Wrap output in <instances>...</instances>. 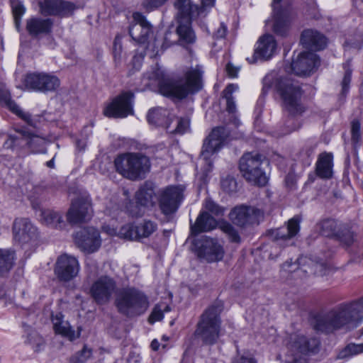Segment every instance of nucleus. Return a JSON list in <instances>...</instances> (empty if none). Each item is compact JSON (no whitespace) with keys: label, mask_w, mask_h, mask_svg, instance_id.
I'll use <instances>...</instances> for the list:
<instances>
[{"label":"nucleus","mask_w":363,"mask_h":363,"mask_svg":"<svg viewBox=\"0 0 363 363\" xmlns=\"http://www.w3.org/2000/svg\"><path fill=\"white\" fill-rule=\"evenodd\" d=\"M316 60V53L300 52L296 57L293 58L290 65L291 70L297 76H308L314 68Z\"/></svg>","instance_id":"5701e85b"},{"label":"nucleus","mask_w":363,"mask_h":363,"mask_svg":"<svg viewBox=\"0 0 363 363\" xmlns=\"http://www.w3.org/2000/svg\"><path fill=\"white\" fill-rule=\"evenodd\" d=\"M184 189L182 186H168L162 193L160 207L164 215H171L178 208L183 199Z\"/></svg>","instance_id":"aec40b11"},{"label":"nucleus","mask_w":363,"mask_h":363,"mask_svg":"<svg viewBox=\"0 0 363 363\" xmlns=\"http://www.w3.org/2000/svg\"><path fill=\"white\" fill-rule=\"evenodd\" d=\"M133 94L124 92L116 97L104 109V113L110 118H125L133 113L132 99Z\"/></svg>","instance_id":"f3484780"},{"label":"nucleus","mask_w":363,"mask_h":363,"mask_svg":"<svg viewBox=\"0 0 363 363\" xmlns=\"http://www.w3.org/2000/svg\"><path fill=\"white\" fill-rule=\"evenodd\" d=\"M157 228V224L150 220H144L136 225L127 224L123 225L120 231V235L124 238L130 240H140L148 238Z\"/></svg>","instance_id":"412c9836"},{"label":"nucleus","mask_w":363,"mask_h":363,"mask_svg":"<svg viewBox=\"0 0 363 363\" xmlns=\"http://www.w3.org/2000/svg\"><path fill=\"white\" fill-rule=\"evenodd\" d=\"M329 43V40L327 37L319 33V51L325 49Z\"/></svg>","instance_id":"680f3d73"},{"label":"nucleus","mask_w":363,"mask_h":363,"mask_svg":"<svg viewBox=\"0 0 363 363\" xmlns=\"http://www.w3.org/2000/svg\"><path fill=\"white\" fill-rule=\"evenodd\" d=\"M79 269L80 266L75 257L63 254L58 257L54 272L60 281L67 282L78 275Z\"/></svg>","instance_id":"ddd939ff"},{"label":"nucleus","mask_w":363,"mask_h":363,"mask_svg":"<svg viewBox=\"0 0 363 363\" xmlns=\"http://www.w3.org/2000/svg\"><path fill=\"white\" fill-rule=\"evenodd\" d=\"M23 133H28V131L24 129H18L16 130V135H9L4 144V147L12 149L16 147H23L26 146V136L23 135Z\"/></svg>","instance_id":"58836bf2"},{"label":"nucleus","mask_w":363,"mask_h":363,"mask_svg":"<svg viewBox=\"0 0 363 363\" xmlns=\"http://www.w3.org/2000/svg\"><path fill=\"white\" fill-rule=\"evenodd\" d=\"M0 103L8 107L30 126H35L31 115L24 112L11 99V94L4 84H0Z\"/></svg>","instance_id":"cd10ccee"},{"label":"nucleus","mask_w":363,"mask_h":363,"mask_svg":"<svg viewBox=\"0 0 363 363\" xmlns=\"http://www.w3.org/2000/svg\"><path fill=\"white\" fill-rule=\"evenodd\" d=\"M74 240L78 247L87 253L97 251L101 245L99 231L92 227L83 228L77 232Z\"/></svg>","instance_id":"6ab92c4d"},{"label":"nucleus","mask_w":363,"mask_h":363,"mask_svg":"<svg viewBox=\"0 0 363 363\" xmlns=\"http://www.w3.org/2000/svg\"><path fill=\"white\" fill-rule=\"evenodd\" d=\"M333 174V155L323 152L319 155V178L330 180Z\"/></svg>","instance_id":"f704fd0d"},{"label":"nucleus","mask_w":363,"mask_h":363,"mask_svg":"<svg viewBox=\"0 0 363 363\" xmlns=\"http://www.w3.org/2000/svg\"><path fill=\"white\" fill-rule=\"evenodd\" d=\"M226 72L229 77H236L238 72V69L235 67L232 63H228L226 65Z\"/></svg>","instance_id":"052dcab7"},{"label":"nucleus","mask_w":363,"mask_h":363,"mask_svg":"<svg viewBox=\"0 0 363 363\" xmlns=\"http://www.w3.org/2000/svg\"><path fill=\"white\" fill-rule=\"evenodd\" d=\"M169 116V111L162 108H156L148 111L147 119L150 124L163 127L167 130L169 129V123H173L174 121Z\"/></svg>","instance_id":"2f4dec72"},{"label":"nucleus","mask_w":363,"mask_h":363,"mask_svg":"<svg viewBox=\"0 0 363 363\" xmlns=\"http://www.w3.org/2000/svg\"><path fill=\"white\" fill-rule=\"evenodd\" d=\"M286 185L289 188H293L295 184V179L293 175L288 174L285 178Z\"/></svg>","instance_id":"69168bd1"},{"label":"nucleus","mask_w":363,"mask_h":363,"mask_svg":"<svg viewBox=\"0 0 363 363\" xmlns=\"http://www.w3.org/2000/svg\"><path fill=\"white\" fill-rule=\"evenodd\" d=\"M39 6L45 16H58L59 0H44L39 2Z\"/></svg>","instance_id":"37998d69"},{"label":"nucleus","mask_w":363,"mask_h":363,"mask_svg":"<svg viewBox=\"0 0 363 363\" xmlns=\"http://www.w3.org/2000/svg\"><path fill=\"white\" fill-rule=\"evenodd\" d=\"M277 49V43L274 36L269 34L264 35L257 42L252 60L250 62H255L258 59L267 60L274 55Z\"/></svg>","instance_id":"b1692460"},{"label":"nucleus","mask_w":363,"mask_h":363,"mask_svg":"<svg viewBox=\"0 0 363 363\" xmlns=\"http://www.w3.org/2000/svg\"><path fill=\"white\" fill-rule=\"evenodd\" d=\"M301 42L307 50L306 52L316 53L318 50V32L313 30H306L301 34Z\"/></svg>","instance_id":"e433bc0d"},{"label":"nucleus","mask_w":363,"mask_h":363,"mask_svg":"<svg viewBox=\"0 0 363 363\" xmlns=\"http://www.w3.org/2000/svg\"><path fill=\"white\" fill-rule=\"evenodd\" d=\"M78 6L73 2L59 0L58 16L61 18L72 16Z\"/></svg>","instance_id":"c03bdc74"},{"label":"nucleus","mask_w":363,"mask_h":363,"mask_svg":"<svg viewBox=\"0 0 363 363\" xmlns=\"http://www.w3.org/2000/svg\"><path fill=\"white\" fill-rule=\"evenodd\" d=\"M113 57H114L116 63L120 62V61L122 58V45H121V38L118 36H116L115 38V40L113 42Z\"/></svg>","instance_id":"864d4df0"},{"label":"nucleus","mask_w":363,"mask_h":363,"mask_svg":"<svg viewBox=\"0 0 363 363\" xmlns=\"http://www.w3.org/2000/svg\"><path fill=\"white\" fill-rule=\"evenodd\" d=\"M227 33V27L224 23H220L219 28L215 32L213 37L216 39L225 38Z\"/></svg>","instance_id":"bf43d9fd"},{"label":"nucleus","mask_w":363,"mask_h":363,"mask_svg":"<svg viewBox=\"0 0 363 363\" xmlns=\"http://www.w3.org/2000/svg\"><path fill=\"white\" fill-rule=\"evenodd\" d=\"M361 124L358 119H354L351 122V140L354 145L359 144L361 140Z\"/></svg>","instance_id":"09e8293b"},{"label":"nucleus","mask_w":363,"mask_h":363,"mask_svg":"<svg viewBox=\"0 0 363 363\" xmlns=\"http://www.w3.org/2000/svg\"><path fill=\"white\" fill-rule=\"evenodd\" d=\"M116 171L130 180L142 179L150 171V162L140 153H127L118 156L114 160Z\"/></svg>","instance_id":"423d86ee"},{"label":"nucleus","mask_w":363,"mask_h":363,"mask_svg":"<svg viewBox=\"0 0 363 363\" xmlns=\"http://www.w3.org/2000/svg\"><path fill=\"white\" fill-rule=\"evenodd\" d=\"M238 89L237 85L230 84L223 91V97L226 99V111L229 113L233 114L236 112V105L232 94Z\"/></svg>","instance_id":"79ce46f5"},{"label":"nucleus","mask_w":363,"mask_h":363,"mask_svg":"<svg viewBox=\"0 0 363 363\" xmlns=\"http://www.w3.org/2000/svg\"><path fill=\"white\" fill-rule=\"evenodd\" d=\"M116 306L119 313L132 318L143 314L149 307V301L140 291L128 288L118 294Z\"/></svg>","instance_id":"0eeeda50"},{"label":"nucleus","mask_w":363,"mask_h":363,"mask_svg":"<svg viewBox=\"0 0 363 363\" xmlns=\"http://www.w3.org/2000/svg\"><path fill=\"white\" fill-rule=\"evenodd\" d=\"M137 203L143 207H150L155 204V193L152 183L145 182L135 194Z\"/></svg>","instance_id":"473e14b6"},{"label":"nucleus","mask_w":363,"mask_h":363,"mask_svg":"<svg viewBox=\"0 0 363 363\" xmlns=\"http://www.w3.org/2000/svg\"><path fill=\"white\" fill-rule=\"evenodd\" d=\"M23 83L28 89L42 93L55 91L60 85V81L56 76L44 72L26 74Z\"/></svg>","instance_id":"9d476101"},{"label":"nucleus","mask_w":363,"mask_h":363,"mask_svg":"<svg viewBox=\"0 0 363 363\" xmlns=\"http://www.w3.org/2000/svg\"><path fill=\"white\" fill-rule=\"evenodd\" d=\"M133 18L135 23L130 27L129 34L134 40L145 43L152 33V26L139 12L134 13Z\"/></svg>","instance_id":"393cba45"},{"label":"nucleus","mask_w":363,"mask_h":363,"mask_svg":"<svg viewBox=\"0 0 363 363\" xmlns=\"http://www.w3.org/2000/svg\"><path fill=\"white\" fill-rule=\"evenodd\" d=\"M343 68L345 69V74L341 82L342 89L340 94V99L344 100L349 91L352 79V69H351L350 62L347 61L344 63Z\"/></svg>","instance_id":"a19ab883"},{"label":"nucleus","mask_w":363,"mask_h":363,"mask_svg":"<svg viewBox=\"0 0 363 363\" xmlns=\"http://www.w3.org/2000/svg\"><path fill=\"white\" fill-rule=\"evenodd\" d=\"M205 208L208 211L216 216H222L224 213V208L218 206L211 199H207L206 201Z\"/></svg>","instance_id":"603ef678"},{"label":"nucleus","mask_w":363,"mask_h":363,"mask_svg":"<svg viewBox=\"0 0 363 363\" xmlns=\"http://www.w3.org/2000/svg\"><path fill=\"white\" fill-rule=\"evenodd\" d=\"M237 187V182L232 177L228 176L221 180V188L228 194L235 192Z\"/></svg>","instance_id":"3c124183"},{"label":"nucleus","mask_w":363,"mask_h":363,"mask_svg":"<svg viewBox=\"0 0 363 363\" xmlns=\"http://www.w3.org/2000/svg\"><path fill=\"white\" fill-rule=\"evenodd\" d=\"M222 307L218 303L208 307L201 315L194 335L205 345H214L220 335Z\"/></svg>","instance_id":"39448f33"},{"label":"nucleus","mask_w":363,"mask_h":363,"mask_svg":"<svg viewBox=\"0 0 363 363\" xmlns=\"http://www.w3.org/2000/svg\"><path fill=\"white\" fill-rule=\"evenodd\" d=\"M0 103L8 107L30 126H35L31 115L24 112L11 99V94L4 84H0Z\"/></svg>","instance_id":"bb28decb"},{"label":"nucleus","mask_w":363,"mask_h":363,"mask_svg":"<svg viewBox=\"0 0 363 363\" xmlns=\"http://www.w3.org/2000/svg\"><path fill=\"white\" fill-rule=\"evenodd\" d=\"M162 318H163L162 305V304L156 305L154 307V308L150 315L149 321H150V323H153L156 321L161 320Z\"/></svg>","instance_id":"5fc2aeb1"},{"label":"nucleus","mask_w":363,"mask_h":363,"mask_svg":"<svg viewBox=\"0 0 363 363\" xmlns=\"http://www.w3.org/2000/svg\"><path fill=\"white\" fill-rule=\"evenodd\" d=\"M12 232L15 242L21 246L35 241L38 237L36 227L26 218H17L14 220Z\"/></svg>","instance_id":"dca6fc26"},{"label":"nucleus","mask_w":363,"mask_h":363,"mask_svg":"<svg viewBox=\"0 0 363 363\" xmlns=\"http://www.w3.org/2000/svg\"><path fill=\"white\" fill-rule=\"evenodd\" d=\"M11 4L16 27H18L20 19L26 9L21 2L18 0H11Z\"/></svg>","instance_id":"49530a36"},{"label":"nucleus","mask_w":363,"mask_h":363,"mask_svg":"<svg viewBox=\"0 0 363 363\" xmlns=\"http://www.w3.org/2000/svg\"><path fill=\"white\" fill-rule=\"evenodd\" d=\"M145 77L156 82L162 95L180 99L190 93L198 91L202 86V71L199 66L189 69L185 72L184 77L178 79L165 77L159 68L147 74Z\"/></svg>","instance_id":"f03ea898"},{"label":"nucleus","mask_w":363,"mask_h":363,"mask_svg":"<svg viewBox=\"0 0 363 363\" xmlns=\"http://www.w3.org/2000/svg\"><path fill=\"white\" fill-rule=\"evenodd\" d=\"M174 7L177 10L175 18L178 25L176 31L180 43L185 45L195 43L196 38L191 21L203 15V8L193 4L191 0H175Z\"/></svg>","instance_id":"20e7f679"},{"label":"nucleus","mask_w":363,"mask_h":363,"mask_svg":"<svg viewBox=\"0 0 363 363\" xmlns=\"http://www.w3.org/2000/svg\"><path fill=\"white\" fill-rule=\"evenodd\" d=\"M14 262V252L8 250H0V276L7 273Z\"/></svg>","instance_id":"ea45409f"},{"label":"nucleus","mask_w":363,"mask_h":363,"mask_svg":"<svg viewBox=\"0 0 363 363\" xmlns=\"http://www.w3.org/2000/svg\"><path fill=\"white\" fill-rule=\"evenodd\" d=\"M91 350L84 346L80 352L72 357L71 363H85L91 357Z\"/></svg>","instance_id":"de8ad7c7"},{"label":"nucleus","mask_w":363,"mask_h":363,"mask_svg":"<svg viewBox=\"0 0 363 363\" xmlns=\"http://www.w3.org/2000/svg\"><path fill=\"white\" fill-rule=\"evenodd\" d=\"M233 363H256L254 359L241 357L234 360Z\"/></svg>","instance_id":"0e129e2a"},{"label":"nucleus","mask_w":363,"mask_h":363,"mask_svg":"<svg viewBox=\"0 0 363 363\" xmlns=\"http://www.w3.org/2000/svg\"><path fill=\"white\" fill-rule=\"evenodd\" d=\"M288 347L291 351L307 354L315 351L318 347V340L315 338L308 339L304 336L294 335L290 337Z\"/></svg>","instance_id":"c756f323"},{"label":"nucleus","mask_w":363,"mask_h":363,"mask_svg":"<svg viewBox=\"0 0 363 363\" xmlns=\"http://www.w3.org/2000/svg\"><path fill=\"white\" fill-rule=\"evenodd\" d=\"M262 155L258 153L247 152L240 160L239 168L242 177L250 183L264 186L268 178L262 168Z\"/></svg>","instance_id":"6e6552de"},{"label":"nucleus","mask_w":363,"mask_h":363,"mask_svg":"<svg viewBox=\"0 0 363 363\" xmlns=\"http://www.w3.org/2000/svg\"><path fill=\"white\" fill-rule=\"evenodd\" d=\"M41 220L44 224L55 228H62L64 224L60 214L51 210H45L41 213Z\"/></svg>","instance_id":"4c0bfd02"},{"label":"nucleus","mask_w":363,"mask_h":363,"mask_svg":"<svg viewBox=\"0 0 363 363\" xmlns=\"http://www.w3.org/2000/svg\"><path fill=\"white\" fill-rule=\"evenodd\" d=\"M176 121V127L172 128L171 125H169V129L167 130V132L170 133H176V134H184L186 133L189 128V120L188 118H175ZM171 122L169 125H171Z\"/></svg>","instance_id":"a18cd8bd"},{"label":"nucleus","mask_w":363,"mask_h":363,"mask_svg":"<svg viewBox=\"0 0 363 363\" xmlns=\"http://www.w3.org/2000/svg\"><path fill=\"white\" fill-rule=\"evenodd\" d=\"M228 135V131L224 127H216L205 139L201 157L208 166V169L211 168V157L220 150Z\"/></svg>","instance_id":"9b49d317"},{"label":"nucleus","mask_w":363,"mask_h":363,"mask_svg":"<svg viewBox=\"0 0 363 363\" xmlns=\"http://www.w3.org/2000/svg\"><path fill=\"white\" fill-rule=\"evenodd\" d=\"M63 317L61 313L52 315V322L55 333L68 338L69 340L78 338L80 335L79 332L76 333L69 323L63 320Z\"/></svg>","instance_id":"7c9ffc66"},{"label":"nucleus","mask_w":363,"mask_h":363,"mask_svg":"<svg viewBox=\"0 0 363 363\" xmlns=\"http://www.w3.org/2000/svg\"><path fill=\"white\" fill-rule=\"evenodd\" d=\"M345 352L349 355H354L363 352V344L348 345L345 350Z\"/></svg>","instance_id":"4d7b16f0"},{"label":"nucleus","mask_w":363,"mask_h":363,"mask_svg":"<svg viewBox=\"0 0 363 363\" xmlns=\"http://www.w3.org/2000/svg\"><path fill=\"white\" fill-rule=\"evenodd\" d=\"M334 272L333 268L327 263L319 264V274L328 276Z\"/></svg>","instance_id":"13d9d810"},{"label":"nucleus","mask_w":363,"mask_h":363,"mask_svg":"<svg viewBox=\"0 0 363 363\" xmlns=\"http://www.w3.org/2000/svg\"><path fill=\"white\" fill-rule=\"evenodd\" d=\"M289 363H306V361L304 358L299 357H294V360Z\"/></svg>","instance_id":"774afa93"},{"label":"nucleus","mask_w":363,"mask_h":363,"mask_svg":"<svg viewBox=\"0 0 363 363\" xmlns=\"http://www.w3.org/2000/svg\"><path fill=\"white\" fill-rule=\"evenodd\" d=\"M26 136V144L28 149L33 153H45V139L37 135L32 134L28 131V133H23Z\"/></svg>","instance_id":"c9c22d12"},{"label":"nucleus","mask_w":363,"mask_h":363,"mask_svg":"<svg viewBox=\"0 0 363 363\" xmlns=\"http://www.w3.org/2000/svg\"><path fill=\"white\" fill-rule=\"evenodd\" d=\"M230 220L240 227L258 224L262 217V211L256 208L246 206H236L230 213Z\"/></svg>","instance_id":"a211bd4d"},{"label":"nucleus","mask_w":363,"mask_h":363,"mask_svg":"<svg viewBox=\"0 0 363 363\" xmlns=\"http://www.w3.org/2000/svg\"><path fill=\"white\" fill-rule=\"evenodd\" d=\"M301 218L296 215L289 219L286 225L281 226L274 230L272 236L274 240L282 247L294 244L293 239L300 231V223Z\"/></svg>","instance_id":"4468645a"},{"label":"nucleus","mask_w":363,"mask_h":363,"mask_svg":"<svg viewBox=\"0 0 363 363\" xmlns=\"http://www.w3.org/2000/svg\"><path fill=\"white\" fill-rule=\"evenodd\" d=\"M281 0H273V30L281 36L286 35L288 30L289 11L283 9L280 5Z\"/></svg>","instance_id":"a878e982"},{"label":"nucleus","mask_w":363,"mask_h":363,"mask_svg":"<svg viewBox=\"0 0 363 363\" xmlns=\"http://www.w3.org/2000/svg\"><path fill=\"white\" fill-rule=\"evenodd\" d=\"M270 89L277 91L282 101L284 108L290 114H299L304 111L301 103V89L291 78H274L272 75H267L263 79V91L267 92Z\"/></svg>","instance_id":"7ed1b4c3"},{"label":"nucleus","mask_w":363,"mask_h":363,"mask_svg":"<svg viewBox=\"0 0 363 363\" xmlns=\"http://www.w3.org/2000/svg\"><path fill=\"white\" fill-rule=\"evenodd\" d=\"M201 6H199V8H203V15H205L206 10L208 7H211L214 5L215 0H201Z\"/></svg>","instance_id":"e2e57ef3"},{"label":"nucleus","mask_w":363,"mask_h":363,"mask_svg":"<svg viewBox=\"0 0 363 363\" xmlns=\"http://www.w3.org/2000/svg\"><path fill=\"white\" fill-rule=\"evenodd\" d=\"M221 230L228 235L229 239L233 242H239L240 237L238 231L228 223H225L220 226Z\"/></svg>","instance_id":"8fccbe9b"},{"label":"nucleus","mask_w":363,"mask_h":363,"mask_svg":"<svg viewBox=\"0 0 363 363\" xmlns=\"http://www.w3.org/2000/svg\"><path fill=\"white\" fill-rule=\"evenodd\" d=\"M168 0H145L143 3V7L147 11L155 10L164 5Z\"/></svg>","instance_id":"6e6d98bb"},{"label":"nucleus","mask_w":363,"mask_h":363,"mask_svg":"<svg viewBox=\"0 0 363 363\" xmlns=\"http://www.w3.org/2000/svg\"><path fill=\"white\" fill-rule=\"evenodd\" d=\"M363 320V306L360 300L340 303L319 311V333L331 334L340 330L357 327Z\"/></svg>","instance_id":"f257e3e1"},{"label":"nucleus","mask_w":363,"mask_h":363,"mask_svg":"<svg viewBox=\"0 0 363 363\" xmlns=\"http://www.w3.org/2000/svg\"><path fill=\"white\" fill-rule=\"evenodd\" d=\"M216 220L207 212H203L198 216L194 225H191V233L197 235L216 228Z\"/></svg>","instance_id":"72a5a7b5"},{"label":"nucleus","mask_w":363,"mask_h":363,"mask_svg":"<svg viewBox=\"0 0 363 363\" xmlns=\"http://www.w3.org/2000/svg\"><path fill=\"white\" fill-rule=\"evenodd\" d=\"M116 282L113 278L102 276L94 282L90 291L91 296L98 304H105L116 293Z\"/></svg>","instance_id":"2eb2a0df"},{"label":"nucleus","mask_w":363,"mask_h":363,"mask_svg":"<svg viewBox=\"0 0 363 363\" xmlns=\"http://www.w3.org/2000/svg\"><path fill=\"white\" fill-rule=\"evenodd\" d=\"M198 256L208 262H218L224 255L222 246L215 239L205 238L197 250Z\"/></svg>","instance_id":"4be33fe9"},{"label":"nucleus","mask_w":363,"mask_h":363,"mask_svg":"<svg viewBox=\"0 0 363 363\" xmlns=\"http://www.w3.org/2000/svg\"><path fill=\"white\" fill-rule=\"evenodd\" d=\"M92 213L91 199L88 196H81L72 201L67 213V219L72 224L87 222Z\"/></svg>","instance_id":"f8f14e48"},{"label":"nucleus","mask_w":363,"mask_h":363,"mask_svg":"<svg viewBox=\"0 0 363 363\" xmlns=\"http://www.w3.org/2000/svg\"><path fill=\"white\" fill-rule=\"evenodd\" d=\"M76 145L78 150H84L86 147V142L82 140H77Z\"/></svg>","instance_id":"338daca9"},{"label":"nucleus","mask_w":363,"mask_h":363,"mask_svg":"<svg viewBox=\"0 0 363 363\" xmlns=\"http://www.w3.org/2000/svg\"><path fill=\"white\" fill-rule=\"evenodd\" d=\"M319 234L328 238H335L340 242L350 245L354 242V233L348 223L335 219H325L319 224Z\"/></svg>","instance_id":"1a4fd4ad"},{"label":"nucleus","mask_w":363,"mask_h":363,"mask_svg":"<svg viewBox=\"0 0 363 363\" xmlns=\"http://www.w3.org/2000/svg\"><path fill=\"white\" fill-rule=\"evenodd\" d=\"M52 26L53 21L51 18L33 17L28 19L26 22V30L33 38L50 34Z\"/></svg>","instance_id":"c85d7f7f"}]
</instances>
